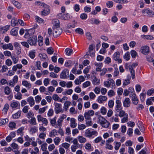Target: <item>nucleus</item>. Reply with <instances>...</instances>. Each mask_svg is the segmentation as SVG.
Segmentation results:
<instances>
[{
	"instance_id": "nucleus-8",
	"label": "nucleus",
	"mask_w": 154,
	"mask_h": 154,
	"mask_svg": "<svg viewBox=\"0 0 154 154\" xmlns=\"http://www.w3.org/2000/svg\"><path fill=\"white\" fill-rule=\"evenodd\" d=\"M10 106L13 109H18L20 108V103L17 101L13 100L11 103Z\"/></svg>"
},
{
	"instance_id": "nucleus-56",
	"label": "nucleus",
	"mask_w": 154,
	"mask_h": 154,
	"mask_svg": "<svg viewBox=\"0 0 154 154\" xmlns=\"http://www.w3.org/2000/svg\"><path fill=\"white\" fill-rule=\"evenodd\" d=\"M47 51L48 54H52L54 52V49L52 47H49L47 49Z\"/></svg>"
},
{
	"instance_id": "nucleus-36",
	"label": "nucleus",
	"mask_w": 154,
	"mask_h": 154,
	"mask_svg": "<svg viewBox=\"0 0 154 154\" xmlns=\"http://www.w3.org/2000/svg\"><path fill=\"white\" fill-rule=\"evenodd\" d=\"M17 23L18 20L17 19L15 18H13L11 21V26L13 27L15 26Z\"/></svg>"
},
{
	"instance_id": "nucleus-2",
	"label": "nucleus",
	"mask_w": 154,
	"mask_h": 154,
	"mask_svg": "<svg viewBox=\"0 0 154 154\" xmlns=\"http://www.w3.org/2000/svg\"><path fill=\"white\" fill-rule=\"evenodd\" d=\"M65 10H63L61 13L58 14V18L62 20H66L69 19L70 15L67 13L65 12Z\"/></svg>"
},
{
	"instance_id": "nucleus-3",
	"label": "nucleus",
	"mask_w": 154,
	"mask_h": 154,
	"mask_svg": "<svg viewBox=\"0 0 154 154\" xmlns=\"http://www.w3.org/2000/svg\"><path fill=\"white\" fill-rule=\"evenodd\" d=\"M98 132L95 130L93 129L86 130L85 132V135L86 137H91L94 136H96L97 135Z\"/></svg>"
},
{
	"instance_id": "nucleus-32",
	"label": "nucleus",
	"mask_w": 154,
	"mask_h": 154,
	"mask_svg": "<svg viewBox=\"0 0 154 154\" xmlns=\"http://www.w3.org/2000/svg\"><path fill=\"white\" fill-rule=\"evenodd\" d=\"M32 125H36L37 124L36 119L35 117H32L28 121Z\"/></svg>"
},
{
	"instance_id": "nucleus-42",
	"label": "nucleus",
	"mask_w": 154,
	"mask_h": 154,
	"mask_svg": "<svg viewBox=\"0 0 154 154\" xmlns=\"http://www.w3.org/2000/svg\"><path fill=\"white\" fill-rule=\"evenodd\" d=\"M11 58L14 64H15L18 63L19 60L18 57L15 56H11Z\"/></svg>"
},
{
	"instance_id": "nucleus-38",
	"label": "nucleus",
	"mask_w": 154,
	"mask_h": 154,
	"mask_svg": "<svg viewBox=\"0 0 154 154\" xmlns=\"http://www.w3.org/2000/svg\"><path fill=\"white\" fill-rule=\"evenodd\" d=\"M30 131L32 134L35 133L38 131V128L35 126H33L30 127Z\"/></svg>"
},
{
	"instance_id": "nucleus-30",
	"label": "nucleus",
	"mask_w": 154,
	"mask_h": 154,
	"mask_svg": "<svg viewBox=\"0 0 154 154\" xmlns=\"http://www.w3.org/2000/svg\"><path fill=\"white\" fill-rule=\"evenodd\" d=\"M93 80L92 82L94 85H97L99 84L100 82V80L99 79H97L96 77L94 76L92 77Z\"/></svg>"
},
{
	"instance_id": "nucleus-45",
	"label": "nucleus",
	"mask_w": 154,
	"mask_h": 154,
	"mask_svg": "<svg viewBox=\"0 0 154 154\" xmlns=\"http://www.w3.org/2000/svg\"><path fill=\"white\" fill-rule=\"evenodd\" d=\"M5 93L7 95H9L11 93V90L8 86H6L4 89Z\"/></svg>"
},
{
	"instance_id": "nucleus-1",
	"label": "nucleus",
	"mask_w": 154,
	"mask_h": 154,
	"mask_svg": "<svg viewBox=\"0 0 154 154\" xmlns=\"http://www.w3.org/2000/svg\"><path fill=\"white\" fill-rule=\"evenodd\" d=\"M119 112V116L120 117H123L121 119V122L124 123L128 122V114L125 113V111L122 110H120Z\"/></svg>"
},
{
	"instance_id": "nucleus-61",
	"label": "nucleus",
	"mask_w": 154,
	"mask_h": 154,
	"mask_svg": "<svg viewBox=\"0 0 154 154\" xmlns=\"http://www.w3.org/2000/svg\"><path fill=\"white\" fill-rule=\"evenodd\" d=\"M109 120L111 122H113L114 121L115 122H119V119L118 118L115 117L113 116Z\"/></svg>"
},
{
	"instance_id": "nucleus-37",
	"label": "nucleus",
	"mask_w": 154,
	"mask_h": 154,
	"mask_svg": "<svg viewBox=\"0 0 154 154\" xmlns=\"http://www.w3.org/2000/svg\"><path fill=\"white\" fill-rule=\"evenodd\" d=\"M12 2L13 4L17 7V9H20L21 5L19 2L15 0H13L12 1Z\"/></svg>"
},
{
	"instance_id": "nucleus-21",
	"label": "nucleus",
	"mask_w": 154,
	"mask_h": 154,
	"mask_svg": "<svg viewBox=\"0 0 154 154\" xmlns=\"http://www.w3.org/2000/svg\"><path fill=\"white\" fill-rule=\"evenodd\" d=\"M70 126L72 128H74L76 127L77 124L76 122V119L74 118L70 119Z\"/></svg>"
},
{
	"instance_id": "nucleus-31",
	"label": "nucleus",
	"mask_w": 154,
	"mask_h": 154,
	"mask_svg": "<svg viewBox=\"0 0 154 154\" xmlns=\"http://www.w3.org/2000/svg\"><path fill=\"white\" fill-rule=\"evenodd\" d=\"M39 56L40 57V59L42 61H44L48 59L47 55L45 53L39 54Z\"/></svg>"
},
{
	"instance_id": "nucleus-24",
	"label": "nucleus",
	"mask_w": 154,
	"mask_h": 154,
	"mask_svg": "<svg viewBox=\"0 0 154 154\" xmlns=\"http://www.w3.org/2000/svg\"><path fill=\"white\" fill-rule=\"evenodd\" d=\"M9 108V105L8 103H6L4 106L2 110V113L4 115L6 114L8 111Z\"/></svg>"
},
{
	"instance_id": "nucleus-48",
	"label": "nucleus",
	"mask_w": 154,
	"mask_h": 154,
	"mask_svg": "<svg viewBox=\"0 0 154 154\" xmlns=\"http://www.w3.org/2000/svg\"><path fill=\"white\" fill-rule=\"evenodd\" d=\"M76 22L75 21H73L72 23H69L67 25V27L68 28H74L75 26Z\"/></svg>"
},
{
	"instance_id": "nucleus-55",
	"label": "nucleus",
	"mask_w": 154,
	"mask_h": 154,
	"mask_svg": "<svg viewBox=\"0 0 154 154\" xmlns=\"http://www.w3.org/2000/svg\"><path fill=\"white\" fill-rule=\"evenodd\" d=\"M75 32L79 34L82 35L84 33V32L82 29L78 28L75 30Z\"/></svg>"
},
{
	"instance_id": "nucleus-26",
	"label": "nucleus",
	"mask_w": 154,
	"mask_h": 154,
	"mask_svg": "<svg viewBox=\"0 0 154 154\" xmlns=\"http://www.w3.org/2000/svg\"><path fill=\"white\" fill-rule=\"evenodd\" d=\"M22 84L23 85L29 89L31 88L32 87V85L30 83H29L27 81H23L22 82Z\"/></svg>"
},
{
	"instance_id": "nucleus-28",
	"label": "nucleus",
	"mask_w": 154,
	"mask_h": 154,
	"mask_svg": "<svg viewBox=\"0 0 154 154\" xmlns=\"http://www.w3.org/2000/svg\"><path fill=\"white\" fill-rule=\"evenodd\" d=\"M97 123H99L101 125L105 122L106 119L103 117L100 116L98 117V118Z\"/></svg>"
},
{
	"instance_id": "nucleus-9",
	"label": "nucleus",
	"mask_w": 154,
	"mask_h": 154,
	"mask_svg": "<svg viewBox=\"0 0 154 154\" xmlns=\"http://www.w3.org/2000/svg\"><path fill=\"white\" fill-rule=\"evenodd\" d=\"M116 105L115 110L116 112H118L122 109L121 102L120 100H117L116 102Z\"/></svg>"
},
{
	"instance_id": "nucleus-33",
	"label": "nucleus",
	"mask_w": 154,
	"mask_h": 154,
	"mask_svg": "<svg viewBox=\"0 0 154 154\" xmlns=\"http://www.w3.org/2000/svg\"><path fill=\"white\" fill-rule=\"evenodd\" d=\"M57 135V132L55 129H53L50 133L49 136L50 137H55Z\"/></svg>"
},
{
	"instance_id": "nucleus-23",
	"label": "nucleus",
	"mask_w": 154,
	"mask_h": 154,
	"mask_svg": "<svg viewBox=\"0 0 154 154\" xmlns=\"http://www.w3.org/2000/svg\"><path fill=\"white\" fill-rule=\"evenodd\" d=\"M27 101L31 107L32 106L35 104V101L32 97L30 96L29 97L27 98Z\"/></svg>"
},
{
	"instance_id": "nucleus-46",
	"label": "nucleus",
	"mask_w": 154,
	"mask_h": 154,
	"mask_svg": "<svg viewBox=\"0 0 154 154\" xmlns=\"http://www.w3.org/2000/svg\"><path fill=\"white\" fill-rule=\"evenodd\" d=\"M35 18L36 21L39 23H45L43 19L38 16H35Z\"/></svg>"
},
{
	"instance_id": "nucleus-52",
	"label": "nucleus",
	"mask_w": 154,
	"mask_h": 154,
	"mask_svg": "<svg viewBox=\"0 0 154 154\" xmlns=\"http://www.w3.org/2000/svg\"><path fill=\"white\" fill-rule=\"evenodd\" d=\"M101 113L103 115H105L107 112V109L104 106L102 107L100 110Z\"/></svg>"
},
{
	"instance_id": "nucleus-43",
	"label": "nucleus",
	"mask_w": 154,
	"mask_h": 154,
	"mask_svg": "<svg viewBox=\"0 0 154 154\" xmlns=\"http://www.w3.org/2000/svg\"><path fill=\"white\" fill-rule=\"evenodd\" d=\"M50 123L52 126H53L56 128V127L57 124H56L57 122H56L55 118H54L50 119Z\"/></svg>"
},
{
	"instance_id": "nucleus-57",
	"label": "nucleus",
	"mask_w": 154,
	"mask_h": 154,
	"mask_svg": "<svg viewBox=\"0 0 154 154\" xmlns=\"http://www.w3.org/2000/svg\"><path fill=\"white\" fill-rule=\"evenodd\" d=\"M114 105V101L112 100H110L108 101V105L109 107L111 108H112Z\"/></svg>"
},
{
	"instance_id": "nucleus-22",
	"label": "nucleus",
	"mask_w": 154,
	"mask_h": 154,
	"mask_svg": "<svg viewBox=\"0 0 154 154\" xmlns=\"http://www.w3.org/2000/svg\"><path fill=\"white\" fill-rule=\"evenodd\" d=\"M18 28L17 27L13 28L10 32L11 34L13 36H17L18 35Z\"/></svg>"
},
{
	"instance_id": "nucleus-51",
	"label": "nucleus",
	"mask_w": 154,
	"mask_h": 154,
	"mask_svg": "<svg viewBox=\"0 0 154 154\" xmlns=\"http://www.w3.org/2000/svg\"><path fill=\"white\" fill-rule=\"evenodd\" d=\"M42 38L41 36H39L38 37V45L41 46L43 44V42L42 41Z\"/></svg>"
},
{
	"instance_id": "nucleus-53",
	"label": "nucleus",
	"mask_w": 154,
	"mask_h": 154,
	"mask_svg": "<svg viewBox=\"0 0 154 154\" xmlns=\"http://www.w3.org/2000/svg\"><path fill=\"white\" fill-rule=\"evenodd\" d=\"M73 51L72 49H70L69 48H67L65 50L66 54L67 55H70L72 52Z\"/></svg>"
},
{
	"instance_id": "nucleus-29",
	"label": "nucleus",
	"mask_w": 154,
	"mask_h": 154,
	"mask_svg": "<svg viewBox=\"0 0 154 154\" xmlns=\"http://www.w3.org/2000/svg\"><path fill=\"white\" fill-rule=\"evenodd\" d=\"M74 62L70 60H68L66 61L65 63V66L66 67L71 66L74 64Z\"/></svg>"
},
{
	"instance_id": "nucleus-54",
	"label": "nucleus",
	"mask_w": 154,
	"mask_h": 154,
	"mask_svg": "<svg viewBox=\"0 0 154 154\" xmlns=\"http://www.w3.org/2000/svg\"><path fill=\"white\" fill-rule=\"evenodd\" d=\"M146 93H142L140 94V99L143 102L144 101L146 96Z\"/></svg>"
},
{
	"instance_id": "nucleus-12",
	"label": "nucleus",
	"mask_w": 154,
	"mask_h": 154,
	"mask_svg": "<svg viewBox=\"0 0 154 154\" xmlns=\"http://www.w3.org/2000/svg\"><path fill=\"white\" fill-rule=\"evenodd\" d=\"M104 84L105 86L107 88L109 87L111 85H115L114 81L111 79H109L108 81L104 82Z\"/></svg>"
},
{
	"instance_id": "nucleus-15",
	"label": "nucleus",
	"mask_w": 154,
	"mask_h": 154,
	"mask_svg": "<svg viewBox=\"0 0 154 154\" xmlns=\"http://www.w3.org/2000/svg\"><path fill=\"white\" fill-rule=\"evenodd\" d=\"M119 56L120 53L119 52H115L113 55V59L116 61H118L119 63H121L122 60L119 58Z\"/></svg>"
},
{
	"instance_id": "nucleus-44",
	"label": "nucleus",
	"mask_w": 154,
	"mask_h": 154,
	"mask_svg": "<svg viewBox=\"0 0 154 154\" xmlns=\"http://www.w3.org/2000/svg\"><path fill=\"white\" fill-rule=\"evenodd\" d=\"M130 69H129V71L130 72L131 74V76L132 78V79H134L135 78V71L134 69L133 68H132V67L130 66Z\"/></svg>"
},
{
	"instance_id": "nucleus-47",
	"label": "nucleus",
	"mask_w": 154,
	"mask_h": 154,
	"mask_svg": "<svg viewBox=\"0 0 154 154\" xmlns=\"http://www.w3.org/2000/svg\"><path fill=\"white\" fill-rule=\"evenodd\" d=\"M78 138L79 142L80 143H84L86 141V139L82 136H79Z\"/></svg>"
},
{
	"instance_id": "nucleus-5",
	"label": "nucleus",
	"mask_w": 154,
	"mask_h": 154,
	"mask_svg": "<svg viewBox=\"0 0 154 154\" xmlns=\"http://www.w3.org/2000/svg\"><path fill=\"white\" fill-rule=\"evenodd\" d=\"M66 116L63 114L60 116L59 118L57 121V124L56 127V128H61L62 126V122H63V120L66 119Z\"/></svg>"
},
{
	"instance_id": "nucleus-62",
	"label": "nucleus",
	"mask_w": 154,
	"mask_h": 154,
	"mask_svg": "<svg viewBox=\"0 0 154 154\" xmlns=\"http://www.w3.org/2000/svg\"><path fill=\"white\" fill-rule=\"evenodd\" d=\"M5 63V64L8 66H11L12 64L11 60L9 59H8L6 60Z\"/></svg>"
},
{
	"instance_id": "nucleus-64",
	"label": "nucleus",
	"mask_w": 154,
	"mask_h": 154,
	"mask_svg": "<svg viewBox=\"0 0 154 154\" xmlns=\"http://www.w3.org/2000/svg\"><path fill=\"white\" fill-rule=\"evenodd\" d=\"M35 99L36 103H39L42 99V97L40 95H38L35 97Z\"/></svg>"
},
{
	"instance_id": "nucleus-50",
	"label": "nucleus",
	"mask_w": 154,
	"mask_h": 154,
	"mask_svg": "<svg viewBox=\"0 0 154 154\" xmlns=\"http://www.w3.org/2000/svg\"><path fill=\"white\" fill-rule=\"evenodd\" d=\"M50 13V10H42L41 12V14L43 16H46Z\"/></svg>"
},
{
	"instance_id": "nucleus-11",
	"label": "nucleus",
	"mask_w": 154,
	"mask_h": 154,
	"mask_svg": "<svg viewBox=\"0 0 154 154\" xmlns=\"http://www.w3.org/2000/svg\"><path fill=\"white\" fill-rule=\"evenodd\" d=\"M2 47L4 50L9 49L13 50L14 49V47L11 43L5 44L2 45Z\"/></svg>"
},
{
	"instance_id": "nucleus-60",
	"label": "nucleus",
	"mask_w": 154,
	"mask_h": 154,
	"mask_svg": "<svg viewBox=\"0 0 154 154\" xmlns=\"http://www.w3.org/2000/svg\"><path fill=\"white\" fill-rule=\"evenodd\" d=\"M70 146V145L67 143H63L62 144V146L64 147L66 149H68L69 148Z\"/></svg>"
},
{
	"instance_id": "nucleus-13",
	"label": "nucleus",
	"mask_w": 154,
	"mask_h": 154,
	"mask_svg": "<svg viewBox=\"0 0 154 154\" xmlns=\"http://www.w3.org/2000/svg\"><path fill=\"white\" fill-rule=\"evenodd\" d=\"M62 32V29L60 28L54 29L53 35L54 37L57 38L59 36Z\"/></svg>"
},
{
	"instance_id": "nucleus-17",
	"label": "nucleus",
	"mask_w": 154,
	"mask_h": 154,
	"mask_svg": "<svg viewBox=\"0 0 154 154\" xmlns=\"http://www.w3.org/2000/svg\"><path fill=\"white\" fill-rule=\"evenodd\" d=\"M131 95L132 100L133 103L135 105H137L138 103V99L136 96L135 94H131L130 95Z\"/></svg>"
},
{
	"instance_id": "nucleus-20",
	"label": "nucleus",
	"mask_w": 154,
	"mask_h": 154,
	"mask_svg": "<svg viewBox=\"0 0 154 154\" xmlns=\"http://www.w3.org/2000/svg\"><path fill=\"white\" fill-rule=\"evenodd\" d=\"M131 101L128 98H126L125 99L123 102L124 106L125 107H128L130 105Z\"/></svg>"
},
{
	"instance_id": "nucleus-27",
	"label": "nucleus",
	"mask_w": 154,
	"mask_h": 154,
	"mask_svg": "<svg viewBox=\"0 0 154 154\" xmlns=\"http://www.w3.org/2000/svg\"><path fill=\"white\" fill-rule=\"evenodd\" d=\"M35 51L34 50H31L29 52L28 55L32 59H33L35 57Z\"/></svg>"
},
{
	"instance_id": "nucleus-41",
	"label": "nucleus",
	"mask_w": 154,
	"mask_h": 154,
	"mask_svg": "<svg viewBox=\"0 0 154 154\" xmlns=\"http://www.w3.org/2000/svg\"><path fill=\"white\" fill-rule=\"evenodd\" d=\"M110 125V123L106 120L102 124L101 126L103 128H108Z\"/></svg>"
},
{
	"instance_id": "nucleus-39",
	"label": "nucleus",
	"mask_w": 154,
	"mask_h": 154,
	"mask_svg": "<svg viewBox=\"0 0 154 154\" xmlns=\"http://www.w3.org/2000/svg\"><path fill=\"white\" fill-rule=\"evenodd\" d=\"M8 122V119H0V126L5 125Z\"/></svg>"
},
{
	"instance_id": "nucleus-4",
	"label": "nucleus",
	"mask_w": 154,
	"mask_h": 154,
	"mask_svg": "<svg viewBox=\"0 0 154 154\" xmlns=\"http://www.w3.org/2000/svg\"><path fill=\"white\" fill-rule=\"evenodd\" d=\"M37 36L33 35L29 38L27 40L28 43L31 45H35L37 43Z\"/></svg>"
},
{
	"instance_id": "nucleus-16",
	"label": "nucleus",
	"mask_w": 154,
	"mask_h": 154,
	"mask_svg": "<svg viewBox=\"0 0 154 154\" xmlns=\"http://www.w3.org/2000/svg\"><path fill=\"white\" fill-rule=\"evenodd\" d=\"M107 97L105 96L100 95L99 96L97 99V101L100 103H102L106 101Z\"/></svg>"
},
{
	"instance_id": "nucleus-7",
	"label": "nucleus",
	"mask_w": 154,
	"mask_h": 154,
	"mask_svg": "<svg viewBox=\"0 0 154 154\" xmlns=\"http://www.w3.org/2000/svg\"><path fill=\"white\" fill-rule=\"evenodd\" d=\"M94 114L93 110H90L86 112L84 114V116L86 119H91V116H93Z\"/></svg>"
},
{
	"instance_id": "nucleus-6",
	"label": "nucleus",
	"mask_w": 154,
	"mask_h": 154,
	"mask_svg": "<svg viewBox=\"0 0 154 154\" xmlns=\"http://www.w3.org/2000/svg\"><path fill=\"white\" fill-rule=\"evenodd\" d=\"M54 110L56 114H57L62 111V105L61 104L54 103Z\"/></svg>"
},
{
	"instance_id": "nucleus-58",
	"label": "nucleus",
	"mask_w": 154,
	"mask_h": 154,
	"mask_svg": "<svg viewBox=\"0 0 154 154\" xmlns=\"http://www.w3.org/2000/svg\"><path fill=\"white\" fill-rule=\"evenodd\" d=\"M124 58L126 60H129L130 58L129 52H127L124 55Z\"/></svg>"
},
{
	"instance_id": "nucleus-18",
	"label": "nucleus",
	"mask_w": 154,
	"mask_h": 154,
	"mask_svg": "<svg viewBox=\"0 0 154 154\" xmlns=\"http://www.w3.org/2000/svg\"><path fill=\"white\" fill-rule=\"evenodd\" d=\"M11 146L13 149V151L15 152V154H19L20 152L17 151L18 149V145L14 143H13L11 144Z\"/></svg>"
},
{
	"instance_id": "nucleus-49",
	"label": "nucleus",
	"mask_w": 154,
	"mask_h": 154,
	"mask_svg": "<svg viewBox=\"0 0 154 154\" xmlns=\"http://www.w3.org/2000/svg\"><path fill=\"white\" fill-rule=\"evenodd\" d=\"M61 141V139L59 137H56L54 139V142L56 145H58Z\"/></svg>"
},
{
	"instance_id": "nucleus-19",
	"label": "nucleus",
	"mask_w": 154,
	"mask_h": 154,
	"mask_svg": "<svg viewBox=\"0 0 154 154\" xmlns=\"http://www.w3.org/2000/svg\"><path fill=\"white\" fill-rule=\"evenodd\" d=\"M69 71L66 69H65L60 74V78L62 79H66L67 77V74L68 75Z\"/></svg>"
},
{
	"instance_id": "nucleus-14",
	"label": "nucleus",
	"mask_w": 154,
	"mask_h": 154,
	"mask_svg": "<svg viewBox=\"0 0 154 154\" xmlns=\"http://www.w3.org/2000/svg\"><path fill=\"white\" fill-rule=\"evenodd\" d=\"M131 79V76L129 75H128L126 79L123 80L122 85L123 87L128 85L130 83Z\"/></svg>"
},
{
	"instance_id": "nucleus-63",
	"label": "nucleus",
	"mask_w": 154,
	"mask_h": 154,
	"mask_svg": "<svg viewBox=\"0 0 154 154\" xmlns=\"http://www.w3.org/2000/svg\"><path fill=\"white\" fill-rule=\"evenodd\" d=\"M91 119H86V124L87 126H91L93 124L92 121L91 120Z\"/></svg>"
},
{
	"instance_id": "nucleus-25",
	"label": "nucleus",
	"mask_w": 154,
	"mask_h": 154,
	"mask_svg": "<svg viewBox=\"0 0 154 154\" xmlns=\"http://www.w3.org/2000/svg\"><path fill=\"white\" fill-rule=\"evenodd\" d=\"M82 147V145L77 144L75 145H72L71 147V149L72 152H75L76 151V149L78 148H81Z\"/></svg>"
},
{
	"instance_id": "nucleus-35",
	"label": "nucleus",
	"mask_w": 154,
	"mask_h": 154,
	"mask_svg": "<svg viewBox=\"0 0 154 154\" xmlns=\"http://www.w3.org/2000/svg\"><path fill=\"white\" fill-rule=\"evenodd\" d=\"M21 115V111H19L17 113L13 114L12 116L14 119H18L20 117Z\"/></svg>"
},
{
	"instance_id": "nucleus-34",
	"label": "nucleus",
	"mask_w": 154,
	"mask_h": 154,
	"mask_svg": "<svg viewBox=\"0 0 154 154\" xmlns=\"http://www.w3.org/2000/svg\"><path fill=\"white\" fill-rule=\"evenodd\" d=\"M52 23L54 26L57 27H59L60 23L59 20L57 19H54L52 20Z\"/></svg>"
},
{
	"instance_id": "nucleus-59",
	"label": "nucleus",
	"mask_w": 154,
	"mask_h": 154,
	"mask_svg": "<svg viewBox=\"0 0 154 154\" xmlns=\"http://www.w3.org/2000/svg\"><path fill=\"white\" fill-rule=\"evenodd\" d=\"M85 148L86 149L89 150L90 151H92L91 146L90 144L87 143L85 144Z\"/></svg>"
},
{
	"instance_id": "nucleus-10",
	"label": "nucleus",
	"mask_w": 154,
	"mask_h": 154,
	"mask_svg": "<svg viewBox=\"0 0 154 154\" xmlns=\"http://www.w3.org/2000/svg\"><path fill=\"white\" fill-rule=\"evenodd\" d=\"M140 51L145 55H147L149 52V48L147 45L143 46L141 47Z\"/></svg>"
},
{
	"instance_id": "nucleus-40",
	"label": "nucleus",
	"mask_w": 154,
	"mask_h": 154,
	"mask_svg": "<svg viewBox=\"0 0 154 154\" xmlns=\"http://www.w3.org/2000/svg\"><path fill=\"white\" fill-rule=\"evenodd\" d=\"M141 37L142 38L147 40H152L154 39V37L151 35H142Z\"/></svg>"
}]
</instances>
